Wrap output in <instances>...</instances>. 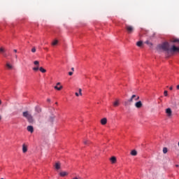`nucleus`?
Here are the masks:
<instances>
[{"label":"nucleus","mask_w":179,"mask_h":179,"mask_svg":"<svg viewBox=\"0 0 179 179\" xmlns=\"http://www.w3.org/2000/svg\"><path fill=\"white\" fill-rule=\"evenodd\" d=\"M143 106V104L142 103V101H138L136 102V103H135V107L136 108H142Z\"/></svg>","instance_id":"5"},{"label":"nucleus","mask_w":179,"mask_h":179,"mask_svg":"<svg viewBox=\"0 0 179 179\" xmlns=\"http://www.w3.org/2000/svg\"><path fill=\"white\" fill-rule=\"evenodd\" d=\"M125 29L128 34H132V33L134 31L135 28L132 25H129L126 24H125Z\"/></svg>","instance_id":"2"},{"label":"nucleus","mask_w":179,"mask_h":179,"mask_svg":"<svg viewBox=\"0 0 179 179\" xmlns=\"http://www.w3.org/2000/svg\"><path fill=\"white\" fill-rule=\"evenodd\" d=\"M34 65L36 66H40V62L38 61H34Z\"/></svg>","instance_id":"20"},{"label":"nucleus","mask_w":179,"mask_h":179,"mask_svg":"<svg viewBox=\"0 0 179 179\" xmlns=\"http://www.w3.org/2000/svg\"><path fill=\"white\" fill-rule=\"evenodd\" d=\"M166 113L167 114L168 117H171L173 115V111H171V108H168L166 109Z\"/></svg>","instance_id":"6"},{"label":"nucleus","mask_w":179,"mask_h":179,"mask_svg":"<svg viewBox=\"0 0 179 179\" xmlns=\"http://www.w3.org/2000/svg\"><path fill=\"white\" fill-rule=\"evenodd\" d=\"M57 44H58V40H55V41L52 43V45H57Z\"/></svg>","instance_id":"21"},{"label":"nucleus","mask_w":179,"mask_h":179,"mask_svg":"<svg viewBox=\"0 0 179 179\" xmlns=\"http://www.w3.org/2000/svg\"><path fill=\"white\" fill-rule=\"evenodd\" d=\"M39 71H41V72H42V73H45V72H47V70H45L44 68H43V67H40L39 68Z\"/></svg>","instance_id":"18"},{"label":"nucleus","mask_w":179,"mask_h":179,"mask_svg":"<svg viewBox=\"0 0 179 179\" xmlns=\"http://www.w3.org/2000/svg\"><path fill=\"white\" fill-rule=\"evenodd\" d=\"M110 162L112 163V164H114L117 162V158H115V157H112L110 158Z\"/></svg>","instance_id":"12"},{"label":"nucleus","mask_w":179,"mask_h":179,"mask_svg":"<svg viewBox=\"0 0 179 179\" xmlns=\"http://www.w3.org/2000/svg\"><path fill=\"white\" fill-rule=\"evenodd\" d=\"M0 120H2V117L0 116Z\"/></svg>","instance_id":"41"},{"label":"nucleus","mask_w":179,"mask_h":179,"mask_svg":"<svg viewBox=\"0 0 179 179\" xmlns=\"http://www.w3.org/2000/svg\"><path fill=\"white\" fill-rule=\"evenodd\" d=\"M69 76H72L73 75V72L72 71L69 72Z\"/></svg>","instance_id":"29"},{"label":"nucleus","mask_w":179,"mask_h":179,"mask_svg":"<svg viewBox=\"0 0 179 179\" xmlns=\"http://www.w3.org/2000/svg\"><path fill=\"white\" fill-rule=\"evenodd\" d=\"M27 131L28 132H31V134H33L34 132V128L33 127V126H28L27 127Z\"/></svg>","instance_id":"7"},{"label":"nucleus","mask_w":179,"mask_h":179,"mask_svg":"<svg viewBox=\"0 0 179 179\" xmlns=\"http://www.w3.org/2000/svg\"><path fill=\"white\" fill-rule=\"evenodd\" d=\"M31 52H36V48H33L32 49H31Z\"/></svg>","instance_id":"28"},{"label":"nucleus","mask_w":179,"mask_h":179,"mask_svg":"<svg viewBox=\"0 0 179 179\" xmlns=\"http://www.w3.org/2000/svg\"><path fill=\"white\" fill-rule=\"evenodd\" d=\"M47 101H48V102L50 103V101H51V99H47Z\"/></svg>","instance_id":"36"},{"label":"nucleus","mask_w":179,"mask_h":179,"mask_svg":"<svg viewBox=\"0 0 179 179\" xmlns=\"http://www.w3.org/2000/svg\"><path fill=\"white\" fill-rule=\"evenodd\" d=\"M176 89H177L178 90H179V85H177Z\"/></svg>","instance_id":"35"},{"label":"nucleus","mask_w":179,"mask_h":179,"mask_svg":"<svg viewBox=\"0 0 179 179\" xmlns=\"http://www.w3.org/2000/svg\"><path fill=\"white\" fill-rule=\"evenodd\" d=\"M15 57L16 58V59H17V55H15Z\"/></svg>","instance_id":"38"},{"label":"nucleus","mask_w":179,"mask_h":179,"mask_svg":"<svg viewBox=\"0 0 179 179\" xmlns=\"http://www.w3.org/2000/svg\"><path fill=\"white\" fill-rule=\"evenodd\" d=\"M143 44V42H142V41H140L136 43L137 47H142Z\"/></svg>","instance_id":"17"},{"label":"nucleus","mask_w":179,"mask_h":179,"mask_svg":"<svg viewBox=\"0 0 179 179\" xmlns=\"http://www.w3.org/2000/svg\"><path fill=\"white\" fill-rule=\"evenodd\" d=\"M55 104H58V103H57V102H56V103H55Z\"/></svg>","instance_id":"43"},{"label":"nucleus","mask_w":179,"mask_h":179,"mask_svg":"<svg viewBox=\"0 0 179 179\" xmlns=\"http://www.w3.org/2000/svg\"><path fill=\"white\" fill-rule=\"evenodd\" d=\"M167 152H168L167 148H163V153L166 154V153H167Z\"/></svg>","instance_id":"23"},{"label":"nucleus","mask_w":179,"mask_h":179,"mask_svg":"<svg viewBox=\"0 0 179 179\" xmlns=\"http://www.w3.org/2000/svg\"><path fill=\"white\" fill-rule=\"evenodd\" d=\"M59 176L61 177H65V176H68V172H66V171L60 172Z\"/></svg>","instance_id":"10"},{"label":"nucleus","mask_w":179,"mask_h":179,"mask_svg":"<svg viewBox=\"0 0 179 179\" xmlns=\"http://www.w3.org/2000/svg\"><path fill=\"white\" fill-rule=\"evenodd\" d=\"M76 96L77 97H79V93L76 92Z\"/></svg>","instance_id":"32"},{"label":"nucleus","mask_w":179,"mask_h":179,"mask_svg":"<svg viewBox=\"0 0 179 179\" xmlns=\"http://www.w3.org/2000/svg\"><path fill=\"white\" fill-rule=\"evenodd\" d=\"M71 71H73V72L75 71V68L72 67Z\"/></svg>","instance_id":"33"},{"label":"nucleus","mask_w":179,"mask_h":179,"mask_svg":"<svg viewBox=\"0 0 179 179\" xmlns=\"http://www.w3.org/2000/svg\"><path fill=\"white\" fill-rule=\"evenodd\" d=\"M113 106L114 107H118L120 106V101L118 100H116L114 103H113Z\"/></svg>","instance_id":"15"},{"label":"nucleus","mask_w":179,"mask_h":179,"mask_svg":"<svg viewBox=\"0 0 179 179\" xmlns=\"http://www.w3.org/2000/svg\"><path fill=\"white\" fill-rule=\"evenodd\" d=\"M22 152L23 153H26V152H27V146H26L24 144L22 145Z\"/></svg>","instance_id":"14"},{"label":"nucleus","mask_w":179,"mask_h":179,"mask_svg":"<svg viewBox=\"0 0 179 179\" xmlns=\"http://www.w3.org/2000/svg\"><path fill=\"white\" fill-rule=\"evenodd\" d=\"M39 69V66H36V67L33 68V71H34L35 72H37V71H38Z\"/></svg>","instance_id":"19"},{"label":"nucleus","mask_w":179,"mask_h":179,"mask_svg":"<svg viewBox=\"0 0 179 179\" xmlns=\"http://www.w3.org/2000/svg\"><path fill=\"white\" fill-rule=\"evenodd\" d=\"M138 100H139V96H136H136H135V98H134V101H138Z\"/></svg>","instance_id":"26"},{"label":"nucleus","mask_w":179,"mask_h":179,"mask_svg":"<svg viewBox=\"0 0 179 179\" xmlns=\"http://www.w3.org/2000/svg\"><path fill=\"white\" fill-rule=\"evenodd\" d=\"M2 104V101L0 100V105Z\"/></svg>","instance_id":"39"},{"label":"nucleus","mask_w":179,"mask_h":179,"mask_svg":"<svg viewBox=\"0 0 179 179\" xmlns=\"http://www.w3.org/2000/svg\"><path fill=\"white\" fill-rule=\"evenodd\" d=\"M131 156H136V155H138V152H136V150H133L131 152Z\"/></svg>","instance_id":"16"},{"label":"nucleus","mask_w":179,"mask_h":179,"mask_svg":"<svg viewBox=\"0 0 179 179\" xmlns=\"http://www.w3.org/2000/svg\"><path fill=\"white\" fill-rule=\"evenodd\" d=\"M172 43H179V39L175 38L172 40Z\"/></svg>","instance_id":"24"},{"label":"nucleus","mask_w":179,"mask_h":179,"mask_svg":"<svg viewBox=\"0 0 179 179\" xmlns=\"http://www.w3.org/2000/svg\"><path fill=\"white\" fill-rule=\"evenodd\" d=\"M22 116L27 120L29 124H33V122H34V118L33 117V115H31V113L29 111L23 112Z\"/></svg>","instance_id":"1"},{"label":"nucleus","mask_w":179,"mask_h":179,"mask_svg":"<svg viewBox=\"0 0 179 179\" xmlns=\"http://www.w3.org/2000/svg\"><path fill=\"white\" fill-rule=\"evenodd\" d=\"M35 111H36V113L39 114V113H41V108H40L39 106H36L35 107Z\"/></svg>","instance_id":"13"},{"label":"nucleus","mask_w":179,"mask_h":179,"mask_svg":"<svg viewBox=\"0 0 179 179\" xmlns=\"http://www.w3.org/2000/svg\"><path fill=\"white\" fill-rule=\"evenodd\" d=\"M54 88L56 90H62V85H61V83H57L56 84V86L54 87Z\"/></svg>","instance_id":"4"},{"label":"nucleus","mask_w":179,"mask_h":179,"mask_svg":"<svg viewBox=\"0 0 179 179\" xmlns=\"http://www.w3.org/2000/svg\"><path fill=\"white\" fill-rule=\"evenodd\" d=\"M164 96H165L166 97H167V96H168L167 91H164Z\"/></svg>","instance_id":"30"},{"label":"nucleus","mask_w":179,"mask_h":179,"mask_svg":"<svg viewBox=\"0 0 179 179\" xmlns=\"http://www.w3.org/2000/svg\"><path fill=\"white\" fill-rule=\"evenodd\" d=\"M169 90H173V87H169Z\"/></svg>","instance_id":"37"},{"label":"nucleus","mask_w":179,"mask_h":179,"mask_svg":"<svg viewBox=\"0 0 179 179\" xmlns=\"http://www.w3.org/2000/svg\"><path fill=\"white\" fill-rule=\"evenodd\" d=\"M145 44H148V45H152V43H150V42L148 41L145 42Z\"/></svg>","instance_id":"31"},{"label":"nucleus","mask_w":179,"mask_h":179,"mask_svg":"<svg viewBox=\"0 0 179 179\" xmlns=\"http://www.w3.org/2000/svg\"><path fill=\"white\" fill-rule=\"evenodd\" d=\"M73 179H79V178H78L76 177V178H73Z\"/></svg>","instance_id":"40"},{"label":"nucleus","mask_w":179,"mask_h":179,"mask_svg":"<svg viewBox=\"0 0 179 179\" xmlns=\"http://www.w3.org/2000/svg\"><path fill=\"white\" fill-rule=\"evenodd\" d=\"M101 124L102 125H106L107 124V118L104 117V118L101 119Z\"/></svg>","instance_id":"8"},{"label":"nucleus","mask_w":179,"mask_h":179,"mask_svg":"<svg viewBox=\"0 0 179 179\" xmlns=\"http://www.w3.org/2000/svg\"><path fill=\"white\" fill-rule=\"evenodd\" d=\"M6 66L8 69H13V66H12L9 62L6 63Z\"/></svg>","instance_id":"11"},{"label":"nucleus","mask_w":179,"mask_h":179,"mask_svg":"<svg viewBox=\"0 0 179 179\" xmlns=\"http://www.w3.org/2000/svg\"><path fill=\"white\" fill-rule=\"evenodd\" d=\"M0 52L3 54V52H5V49L3 48H0Z\"/></svg>","instance_id":"25"},{"label":"nucleus","mask_w":179,"mask_h":179,"mask_svg":"<svg viewBox=\"0 0 179 179\" xmlns=\"http://www.w3.org/2000/svg\"><path fill=\"white\" fill-rule=\"evenodd\" d=\"M55 167L56 170H59L61 169V164H59V162H57L55 164Z\"/></svg>","instance_id":"9"},{"label":"nucleus","mask_w":179,"mask_h":179,"mask_svg":"<svg viewBox=\"0 0 179 179\" xmlns=\"http://www.w3.org/2000/svg\"><path fill=\"white\" fill-rule=\"evenodd\" d=\"M78 92H79V94H80V96H82V89H79L78 90Z\"/></svg>","instance_id":"27"},{"label":"nucleus","mask_w":179,"mask_h":179,"mask_svg":"<svg viewBox=\"0 0 179 179\" xmlns=\"http://www.w3.org/2000/svg\"><path fill=\"white\" fill-rule=\"evenodd\" d=\"M176 167H178V165H176Z\"/></svg>","instance_id":"42"},{"label":"nucleus","mask_w":179,"mask_h":179,"mask_svg":"<svg viewBox=\"0 0 179 179\" xmlns=\"http://www.w3.org/2000/svg\"><path fill=\"white\" fill-rule=\"evenodd\" d=\"M135 97H136V94H133L131 97L128 99V101L124 102V106H128V103H134V99H135Z\"/></svg>","instance_id":"3"},{"label":"nucleus","mask_w":179,"mask_h":179,"mask_svg":"<svg viewBox=\"0 0 179 179\" xmlns=\"http://www.w3.org/2000/svg\"><path fill=\"white\" fill-rule=\"evenodd\" d=\"M90 143V141H89V140L84 141V145H89Z\"/></svg>","instance_id":"22"},{"label":"nucleus","mask_w":179,"mask_h":179,"mask_svg":"<svg viewBox=\"0 0 179 179\" xmlns=\"http://www.w3.org/2000/svg\"><path fill=\"white\" fill-rule=\"evenodd\" d=\"M13 51H14L15 52H17V50H16V49H14Z\"/></svg>","instance_id":"34"}]
</instances>
